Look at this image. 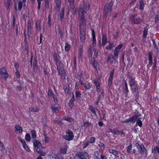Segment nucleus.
Wrapping results in <instances>:
<instances>
[{"label": "nucleus", "mask_w": 159, "mask_h": 159, "mask_svg": "<svg viewBox=\"0 0 159 159\" xmlns=\"http://www.w3.org/2000/svg\"><path fill=\"white\" fill-rule=\"evenodd\" d=\"M85 33L83 31H81L80 34V41L84 42L85 41Z\"/></svg>", "instance_id": "nucleus-16"}, {"label": "nucleus", "mask_w": 159, "mask_h": 159, "mask_svg": "<svg viewBox=\"0 0 159 159\" xmlns=\"http://www.w3.org/2000/svg\"><path fill=\"white\" fill-rule=\"evenodd\" d=\"M135 15H131L130 17V20L132 23L135 24H139L142 21V19L140 17H138L135 19Z\"/></svg>", "instance_id": "nucleus-9"}, {"label": "nucleus", "mask_w": 159, "mask_h": 159, "mask_svg": "<svg viewBox=\"0 0 159 159\" xmlns=\"http://www.w3.org/2000/svg\"><path fill=\"white\" fill-rule=\"evenodd\" d=\"M5 148L2 143L0 141V150L2 151Z\"/></svg>", "instance_id": "nucleus-60"}, {"label": "nucleus", "mask_w": 159, "mask_h": 159, "mask_svg": "<svg viewBox=\"0 0 159 159\" xmlns=\"http://www.w3.org/2000/svg\"><path fill=\"white\" fill-rule=\"evenodd\" d=\"M82 51L80 49L79 51V59H80L81 60H82Z\"/></svg>", "instance_id": "nucleus-48"}, {"label": "nucleus", "mask_w": 159, "mask_h": 159, "mask_svg": "<svg viewBox=\"0 0 159 159\" xmlns=\"http://www.w3.org/2000/svg\"><path fill=\"white\" fill-rule=\"evenodd\" d=\"M93 50L94 51V56H95L96 57H97L98 55V51H97L96 49L95 48H94L93 49Z\"/></svg>", "instance_id": "nucleus-63"}, {"label": "nucleus", "mask_w": 159, "mask_h": 159, "mask_svg": "<svg viewBox=\"0 0 159 159\" xmlns=\"http://www.w3.org/2000/svg\"><path fill=\"white\" fill-rule=\"evenodd\" d=\"M55 95L52 89H48V97H50L51 96H52L53 97V95Z\"/></svg>", "instance_id": "nucleus-35"}, {"label": "nucleus", "mask_w": 159, "mask_h": 159, "mask_svg": "<svg viewBox=\"0 0 159 159\" xmlns=\"http://www.w3.org/2000/svg\"><path fill=\"white\" fill-rule=\"evenodd\" d=\"M81 93L79 91H76L75 92V96L77 98L81 97Z\"/></svg>", "instance_id": "nucleus-42"}, {"label": "nucleus", "mask_w": 159, "mask_h": 159, "mask_svg": "<svg viewBox=\"0 0 159 159\" xmlns=\"http://www.w3.org/2000/svg\"><path fill=\"white\" fill-rule=\"evenodd\" d=\"M132 144L130 143L127 148V152L128 153H130V152L132 150Z\"/></svg>", "instance_id": "nucleus-38"}, {"label": "nucleus", "mask_w": 159, "mask_h": 159, "mask_svg": "<svg viewBox=\"0 0 159 159\" xmlns=\"http://www.w3.org/2000/svg\"><path fill=\"white\" fill-rule=\"evenodd\" d=\"M70 48V45L66 43L65 44V49L66 51H69Z\"/></svg>", "instance_id": "nucleus-39"}, {"label": "nucleus", "mask_w": 159, "mask_h": 159, "mask_svg": "<svg viewBox=\"0 0 159 159\" xmlns=\"http://www.w3.org/2000/svg\"><path fill=\"white\" fill-rule=\"evenodd\" d=\"M129 83L131 90L134 93H137L138 92V87L135 80H129Z\"/></svg>", "instance_id": "nucleus-5"}, {"label": "nucleus", "mask_w": 159, "mask_h": 159, "mask_svg": "<svg viewBox=\"0 0 159 159\" xmlns=\"http://www.w3.org/2000/svg\"><path fill=\"white\" fill-rule=\"evenodd\" d=\"M128 75H129V79H130V80H135L134 78L133 77V74H128Z\"/></svg>", "instance_id": "nucleus-57"}, {"label": "nucleus", "mask_w": 159, "mask_h": 159, "mask_svg": "<svg viewBox=\"0 0 159 159\" xmlns=\"http://www.w3.org/2000/svg\"><path fill=\"white\" fill-rule=\"evenodd\" d=\"M109 152L114 155L115 157L117 158L118 157L117 155L119 153V152L115 150L110 149L109 150Z\"/></svg>", "instance_id": "nucleus-22"}, {"label": "nucleus", "mask_w": 159, "mask_h": 159, "mask_svg": "<svg viewBox=\"0 0 159 159\" xmlns=\"http://www.w3.org/2000/svg\"><path fill=\"white\" fill-rule=\"evenodd\" d=\"M113 48V45L112 44H110L109 46H107L106 47V49L107 50H110Z\"/></svg>", "instance_id": "nucleus-59"}, {"label": "nucleus", "mask_w": 159, "mask_h": 159, "mask_svg": "<svg viewBox=\"0 0 159 159\" xmlns=\"http://www.w3.org/2000/svg\"><path fill=\"white\" fill-rule=\"evenodd\" d=\"M36 151L42 156H45L46 155V153L43 152L42 150L40 149V148H37Z\"/></svg>", "instance_id": "nucleus-31"}, {"label": "nucleus", "mask_w": 159, "mask_h": 159, "mask_svg": "<svg viewBox=\"0 0 159 159\" xmlns=\"http://www.w3.org/2000/svg\"><path fill=\"white\" fill-rule=\"evenodd\" d=\"M140 116H141V114H139L138 112H137L136 114L132 116H134V117L135 118L134 119V122H135L136 120L138 119V118Z\"/></svg>", "instance_id": "nucleus-50"}, {"label": "nucleus", "mask_w": 159, "mask_h": 159, "mask_svg": "<svg viewBox=\"0 0 159 159\" xmlns=\"http://www.w3.org/2000/svg\"><path fill=\"white\" fill-rule=\"evenodd\" d=\"M59 29V33L61 37H62L64 33V29H61L60 27H58Z\"/></svg>", "instance_id": "nucleus-36"}, {"label": "nucleus", "mask_w": 159, "mask_h": 159, "mask_svg": "<svg viewBox=\"0 0 159 159\" xmlns=\"http://www.w3.org/2000/svg\"><path fill=\"white\" fill-rule=\"evenodd\" d=\"M115 70L113 69L110 73V77L108 79V84L111 85L112 82V80L114 74V73Z\"/></svg>", "instance_id": "nucleus-11"}, {"label": "nucleus", "mask_w": 159, "mask_h": 159, "mask_svg": "<svg viewBox=\"0 0 159 159\" xmlns=\"http://www.w3.org/2000/svg\"><path fill=\"white\" fill-rule=\"evenodd\" d=\"M89 110L96 116H97L96 112L99 111L96 108L92 106H90Z\"/></svg>", "instance_id": "nucleus-14"}, {"label": "nucleus", "mask_w": 159, "mask_h": 159, "mask_svg": "<svg viewBox=\"0 0 159 159\" xmlns=\"http://www.w3.org/2000/svg\"><path fill=\"white\" fill-rule=\"evenodd\" d=\"M29 110L30 112H37L39 110L38 108L35 107L33 106H31L29 108Z\"/></svg>", "instance_id": "nucleus-26"}, {"label": "nucleus", "mask_w": 159, "mask_h": 159, "mask_svg": "<svg viewBox=\"0 0 159 159\" xmlns=\"http://www.w3.org/2000/svg\"><path fill=\"white\" fill-rule=\"evenodd\" d=\"M9 75L5 67H2L0 69V77L4 78L6 80L8 77Z\"/></svg>", "instance_id": "nucleus-7"}, {"label": "nucleus", "mask_w": 159, "mask_h": 159, "mask_svg": "<svg viewBox=\"0 0 159 159\" xmlns=\"http://www.w3.org/2000/svg\"><path fill=\"white\" fill-rule=\"evenodd\" d=\"M22 8V2L21 1H20L18 3V9L20 11Z\"/></svg>", "instance_id": "nucleus-49"}, {"label": "nucleus", "mask_w": 159, "mask_h": 159, "mask_svg": "<svg viewBox=\"0 0 159 159\" xmlns=\"http://www.w3.org/2000/svg\"><path fill=\"white\" fill-rule=\"evenodd\" d=\"M15 128L17 131H18L19 132H20V133H22L23 130L22 128L20 125H16L15 127Z\"/></svg>", "instance_id": "nucleus-33"}, {"label": "nucleus", "mask_w": 159, "mask_h": 159, "mask_svg": "<svg viewBox=\"0 0 159 159\" xmlns=\"http://www.w3.org/2000/svg\"><path fill=\"white\" fill-rule=\"evenodd\" d=\"M122 45L121 44H120L116 48H115L116 49V50H118L119 51L120 48H121L122 47Z\"/></svg>", "instance_id": "nucleus-55"}, {"label": "nucleus", "mask_w": 159, "mask_h": 159, "mask_svg": "<svg viewBox=\"0 0 159 159\" xmlns=\"http://www.w3.org/2000/svg\"><path fill=\"white\" fill-rule=\"evenodd\" d=\"M72 98L70 99L69 101V105L70 107H73L74 105V102L75 101V96L73 93H72Z\"/></svg>", "instance_id": "nucleus-29"}, {"label": "nucleus", "mask_w": 159, "mask_h": 159, "mask_svg": "<svg viewBox=\"0 0 159 159\" xmlns=\"http://www.w3.org/2000/svg\"><path fill=\"white\" fill-rule=\"evenodd\" d=\"M84 13L79 12V20H84L86 21V19L85 17Z\"/></svg>", "instance_id": "nucleus-20"}, {"label": "nucleus", "mask_w": 159, "mask_h": 159, "mask_svg": "<svg viewBox=\"0 0 159 159\" xmlns=\"http://www.w3.org/2000/svg\"><path fill=\"white\" fill-rule=\"evenodd\" d=\"M123 92L125 93L126 97H127L128 95L129 90L128 85L126 81H125V88L124 89Z\"/></svg>", "instance_id": "nucleus-21"}, {"label": "nucleus", "mask_w": 159, "mask_h": 159, "mask_svg": "<svg viewBox=\"0 0 159 159\" xmlns=\"http://www.w3.org/2000/svg\"><path fill=\"white\" fill-rule=\"evenodd\" d=\"M135 146L137 148L140 154L142 155H147L148 152L147 148L145 147L144 145L142 143L139 144L138 142L135 143Z\"/></svg>", "instance_id": "nucleus-1"}, {"label": "nucleus", "mask_w": 159, "mask_h": 159, "mask_svg": "<svg viewBox=\"0 0 159 159\" xmlns=\"http://www.w3.org/2000/svg\"><path fill=\"white\" fill-rule=\"evenodd\" d=\"M61 7V4H56L55 7V10L57 11H58L60 9Z\"/></svg>", "instance_id": "nucleus-54"}, {"label": "nucleus", "mask_w": 159, "mask_h": 159, "mask_svg": "<svg viewBox=\"0 0 159 159\" xmlns=\"http://www.w3.org/2000/svg\"><path fill=\"white\" fill-rule=\"evenodd\" d=\"M76 156L79 158L87 159L89 158V155L88 152H77L76 153Z\"/></svg>", "instance_id": "nucleus-6"}, {"label": "nucleus", "mask_w": 159, "mask_h": 159, "mask_svg": "<svg viewBox=\"0 0 159 159\" xmlns=\"http://www.w3.org/2000/svg\"><path fill=\"white\" fill-rule=\"evenodd\" d=\"M34 146V148H40L42 146V144L38 140H34L33 141Z\"/></svg>", "instance_id": "nucleus-15"}, {"label": "nucleus", "mask_w": 159, "mask_h": 159, "mask_svg": "<svg viewBox=\"0 0 159 159\" xmlns=\"http://www.w3.org/2000/svg\"><path fill=\"white\" fill-rule=\"evenodd\" d=\"M114 2L112 0L109 3H107L104 6V16H106L109 12H111L112 11V6Z\"/></svg>", "instance_id": "nucleus-2"}, {"label": "nucleus", "mask_w": 159, "mask_h": 159, "mask_svg": "<svg viewBox=\"0 0 159 159\" xmlns=\"http://www.w3.org/2000/svg\"><path fill=\"white\" fill-rule=\"evenodd\" d=\"M152 152L154 153L159 154V148L157 146L154 147V148L152 149Z\"/></svg>", "instance_id": "nucleus-32"}, {"label": "nucleus", "mask_w": 159, "mask_h": 159, "mask_svg": "<svg viewBox=\"0 0 159 159\" xmlns=\"http://www.w3.org/2000/svg\"><path fill=\"white\" fill-rule=\"evenodd\" d=\"M41 21L40 20L37 21L35 23L36 28L37 30L40 31L41 30Z\"/></svg>", "instance_id": "nucleus-25"}, {"label": "nucleus", "mask_w": 159, "mask_h": 159, "mask_svg": "<svg viewBox=\"0 0 159 159\" xmlns=\"http://www.w3.org/2000/svg\"><path fill=\"white\" fill-rule=\"evenodd\" d=\"M148 32V29L147 28H145L144 29V31H143V36L144 39H146L147 37V33Z\"/></svg>", "instance_id": "nucleus-34"}, {"label": "nucleus", "mask_w": 159, "mask_h": 159, "mask_svg": "<svg viewBox=\"0 0 159 159\" xmlns=\"http://www.w3.org/2000/svg\"><path fill=\"white\" fill-rule=\"evenodd\" d=\"M57 70L59 75L60 76L62 79L65 80L66 74L63 69L59 66L57 67Z\"/></svg>", "instance_id": "nucleus-8"}, {"label": "nucleus", "mask_w": 159, "mask_h": 159, "mask_svg": "<svg viewBox=\"0 0 159 159\" xmlns=\"http://www.w3.org/2000/svg\"><path fill=\"white\" fill-rule=\"evenodd\" d=\"M77 75H78L80 77V78H82V77L83 76V73L82 72V71H80L78 73H77Z\"/></svg>", "instance_id": "nucleus-62"}, {"label": "nucleus", "mask_w": 159, "mask_h": 159, "mask_svg": "<svg viewBox=\"0 0 159 159\" xmlns=\"http://www.w3.org/2000/svg\"><path fill=\"white\" fill-rule=\"evenodd\" d=\"M31 136L33 139H35L36 137V131L35 130H32L31 131Z\"/></svg>", "instance_id": "nucleus-46"}, {"label": "nucleus", "mask_w": 159, "mask_h": 159, "mask_svg": "<svg viewBox=\"0 0 159 159\" xmlns=\"http://www.w3.org/2000/svg\"><path fill=\"white\" fill-rule=\"evenodd\" d=\"M25 139L28 141H30L31 138L30 134L29 133H26L25 135Z\"/></svg>", "instance_id": "nucleus-41"}, {"label": "nucleus", "mask_w": 159, "mask_h": 159, "mask_svg": "<svg viewBox=\"0 0 159 159\" xmlns=\"http://www.w3.org/2000/svg\"><path fill=\"white\" fill-rule=\"evenodd\" d=\"M152 55L153 53L152 52H149L148 53V60H152Z\"/></svg>", "instance_id": "nucleus-52"}, {"label": "nucleus", "mask_w": 159, "mask_h": 159, "mask_svg": "<svg viewBox=\"0 0 159 159\" xmlns=\"http://www.w3.org/2000/svg\"><path fill=\"white\" fill-rule=\"evenodd\" d=\"M98 97L96 98L97 100L95 102V104L98 105L100 101L104 97V95L103 94V92H98Z\"/></svg>", "instance_id": "nucleus-10"}, {"label": "nucleus", "mask_w": 159, "mask_h": 159, "mask_svg": "<svg viewBox=\"0 0 159 159\" xmlns=\"http://www.w3.org/2000/svg\"><path fill=\"white\" fill-rule=\"evenodd\" d=\"M102 44L101 45L102 46H104L107 43V35L104 34H102Z\"/></svg>", "instance_id": "nucleus-12"}, {"label": "nucleus", "mask_w": 159, "mask_h": 159, "mask_svg": "<svg viewBox=\"0 0 159 159\" xmlns=\"http://www.w3.org/2000/svg\"><path fill=\"white\" fill-rule=\"evenodd\" d=\"M60 18L61 20H62L64 18V8H63L59 14Z\"/></svg>", "instance_id": "nucleus-27"}, {"label": "nucleus", "mask_w": 159, "mask_h": 159, "mask_svg": "<svg viewBox=\"0 0 159 159\" xmlns=\"http://www.w3.org/2000/svg\"><path fill=\"white\" fill-rule=\"evenodd\" d=\"M119 52V51L118 50H116V49H115L113 54L116 57H117L118 54Z\"/></svg>", "instance_id": "nucleus-58"}, {"label": "nucleus", "mask_w": 159, "mask_h": 159, "mask_svg": "<svg viewBox=\"0 0 159 159\" xmlns=\"http://www.w3.org/2000/svg\"><path fill=\"white\" fill-rule=\"evenodd\" d=\"M63 89L66 93L70 94V91L69 89V87L68 84L65 85L64 86Z\"/></svg>", "instance_id": "nucleus-23"}, {"label": "nucleus", "mask_w": 159, "mask_h": 159, "mask_svg": "<svg viewBox=\"0 0 159 159\" xmlns=\"http://www.w3.org/2000/svg\"><path fill=\"white\" fill-rule=\"evenodd\" d=\"M117 58V57H116L115 56L114 57L113 55L111 54L109 55V57L107 58V61H109L110 60L111 58L115 60H116Z\"/></svg>", "instance_id": "nucleus-40"}, {"label": "nucleus", "mask_w": 159, "mask_h": 159, "mask_svg": "<svg viewBox=\"0 0 159 159\" xmlns=\"http://www.w3.org/2000/svg\"><path fill=\"white\" fill-rule=\"evenodd\" d=\"M90 4L88 2H84L83 7L80 8L79 11L83 13H86L89 10L90 7Z\"/></svg>", "instance_id": "nucleus-4"}, {"label": "nucleus", "mask_w": 159, "mask_h": 159, "mask_svg": "<svg viewBox=\"0 0 159 159\" xmlns=\"http://www.w3.org/2000/svg\"><path fill=\"white\" fill-rule=\"evenodd\" d=\"M83 85L85 90H88L91 87L90 84L88 82H86Z\"/></svg>", "instance_id": "nucleus-28"}, {"label": "nucleus", "mask_w": 159, "mask_h": 159, "mask_svg": "<svg viewBox=\"0 0 159 159\" xmlns=\"http://www.w3.org/2000/svg\"><path fill=\"white\" fill-rule=\"evenodd\" d=\"M91 125L90 123H89L88 122H84V126L85 128H87Z\"/></svg>", "instance_id": "nucleus-44"}, {"label": "nucleus", "mask_w": 159, "mask_h": 159, "mask_svg": "<svg viewBox=\"0 0 159 159\" xmlns=\"http://www.w3.org/2000/svg\"><path fill=\"white\" fill-rule=\"evenodd\" d=\"M93 83L96 87L97 91L98 92H100V84L99 81L98 80H93Z\"/></svg>", "instance_id": "nucleus-18"}, {"label": "nucleus", "mask_w": 159, "mask_h": 159, "mask_svg": "<svg viewBox=\"0 0 159 159\" xmlns=\"http://www.w3.org/2000/svg\"><path fill=\"white\" fill-rule=\"evenodd\" d=\"M87 21L84 20H80L79 26L81 27L83 26L84 27L86 25Z\"/></svg>", "instance_id": "nucleus-37"}, {"label": "nucleus", "mask_w": 159, "mask_h": 159, "mask_svg": "<svg viewBox=\"0 0 159 159\" xmlns=\"http://www.w3.org/2000/svg\"><path fill=\"white\" fill-rule=\"evenodd\" d=\"M56 105L57 104H56L55 105H52L51 106L52 112L53 113L58 112L60 110L59 107H58V106H56Z\"/></svg>", "instance_id": "nucleus-17"}, {"label": "nucleus", "mask_w": 159, "mask_h": 159, "mask_svg": "<svg viewBox=\"0 0 159 159\" xmlns=\"http://www.w3.org/2000/svg\"><path fill=\"white\" fill-rule=\"evenodd\" d=\"M23 147L24 149H25L27 151L30 152V149L28 147V146L27 145L26 143L23 145Z\"/></svg>", "instance_id": "nucleus-45"}, {"label": "nucleus", "mask_w": 159, "mask_h": 159, "mask_svg": "<svg viewBox=\"0 0 159 159\" xmlns=\"http://www.w3.org/2000/svg\"><path fill=\"white\" fill-rule=\"evenodd\" d=\"M144 5L145 3L143 0H140L139 1V9L141 10H143L144 9Z\"/></svg>", "instance_id": "nucleus-30"}, {"label": "nucleus", "mask_w": 159, "mask_h": 159, "mask_svg": "<svg viewBox=\"0 0 159 159\" xmlns=\"http://www.w3.org/2000/svg\"><path fill=\"white\" fill-rule=\"evenodd\" d=\"M141 118H140L138 120L136 125L138 124L139 127H141L142 126V124L141 121L139 120Z\"/></svg>", "instance_id": "nucleus-51"}, {"label": "nucleus", "mask_w": 159, "mask_h": 159, "mask_svg": "<svg viewBox=\"0 0 159 159\" xmlns=\"http://www.w3.org/2000/svg\"><path fill=\"white\" fill-rule=\"evenodd\" d=\"M66 134L63 136L62 138L68 141L73 139L74 137L73 132L70 129H68L66 132Z\"/></svg>", "instance_id": "nucleus-3"}, {"label": "nucleus", "mask_w": 159, "mask_h": 159, "mask_svg": "<svg viewBox=\"0 0 159 159\" xmlns=\"http://www.w3.org/2000/svg\"><path fill=\"white\" fill-rule=\"evenodd\" d=\"M92 39H96L95 35V32L93 30H92Z\"/></svg>", "instance_id": "nucleus-56"}, {"label": "nucleus", "mask_w": 159, "mask_h": 159, "mask_svg": "<svg viewBox=\"0 0 159 159\" xmlns=\"http://www.w3.org/2000/svg\"><path fill=\"white\" fill-rule=\"evenodd\" d=\"M53 57L54 60L55 61L56 64V65L57 67L59 66V65L61 63V61L60 60H58L56 53H54L53 55Z\"/></svg>", "instance_id": "nucleus-19"}, {"label": "nucleus", "mask_w": 159, "mask_h": 159, "mask_svg": "<svg viewBox=\"0 0 159 159\" xmlns=\"http://www.w3.org/2000/svg\"><path fill=\"white\" fill-rule=\"evenodd\" d=\"M84 79V78H80L79 79V84L80 85H83V81L82 80V79Z\"/></svg>", "instance_id": "nucleus-61"}, {"label": "nucleus", "mask_w": 159, "mask_h": 159, "mask_svg": "<svg viewBox=\"0 0 159 159\" xmlns=\"http://www.w3.org/2000/svg\"><path fill=\"white\" fill-rule=\"evenodd\" d=\"M27 28L28 30V34L30 33L31 30V25L30 23L28 22L27 23Z\"/></svg>", "instance_id": "nucleus-47"}, {"label": "nucleus", "mask_w": 159, "mask_h": 159, "mask_svg": "<svg viewBox=\"0 0 159 159\" xmlns=\"http://www.w3.org/2000/svg\"><path fill=\"white\" fill-rule=\"evenodd\" d=\"M95 139L94 137H91L90 139V143H93L95 141Z\"/></svg>", "instance_id": "nucleus-64"}, {"label": "nucleus", "mask_w": 159, "mask_h": 159, "mask_svg": "<svg viewBox=\"0 0 159 159\" xmlns=\"http://www.w3.org/2000/svg\"><path fill=\"white\" fill-rule=\"evenodd\" d=\"M134 118H135L134 116H132V117H131L129 119H127L125 120L121 121V122L122 123H127L129 122H132L134 123Z\"/></svg>", "instance_id": "nucleus-24"}, {"label": "nucleus", "mask_w": 159, "mask_h": 159, "mask_svg": "<svg viewBox=\"0 0 159 159\" xmlns=\"http://www.w3.org/2000/svg\"><path fill=\"white\" fill-rule=\"evenodd\" d=\"M67 149L66 148H62L60 149V152L61 153L66 154V152Z\"/></svg>", "instance_id": "nucleus-43"}, {"label": "nucleus", "mask_w": 159, "mask_h": 159, "mask_svg": "<svg viewBox=\"0 0 159 159\" xmlns=\"http://www.w3.org/2000/svg\"><path fill=\"white\" fill-rule=\"evenodd\" d=\"M38 61L36 58H34L33 61V69L34 72H36L37 71V70L38 69Z\"/></svg>", "instance_id": "nucleus-13"}, {"label": "nucleus", "mask_w": 159, "mask_h": 159, "mask_svg": "<svg viewBox=\"0 0 159 159\" xmlns=\"http://www.w3.org/2000/svg\"><path fill=\"white\" fill-rule=\"evenodd\" d=\"M88 57H91L92 55V49L90 48H89L88 50Z\"/></svg>", "instance_id": "nucleus-53"}]
</instances>
